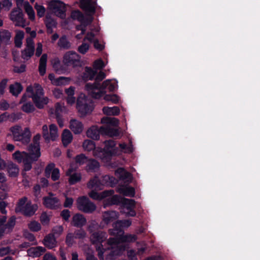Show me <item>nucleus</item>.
<instances>
[{"instance_id":"f257e3e1","label":"nucleus","mask_w":260,"mask_h":260,"mask_svg":"<svg viewBox=\"0 0 260 260\" xmlns=\"http://www.w3.org/2000/svg\"><path fill=\"white\" fill-rule=\"evenodd\" d=\"M106 77V74L103 72H100L94 77V82L93 83H88L85 85V89L89 95L95 99H100L104 96L106 101L114 102V84L111 80H106L102 84L100 83Z\"/></svg>"},{"instance_id":"f03ea898","label":"nucleus","mask_w":260,"mask_h":260,"mask_svg":"<svg viewBox=\"0 0 260 260\" xmlns=\"http://www.w3.org/2000/svg\"><path fill=\"white\" fill-rule=\"evenodd\" d=\"M104 147H96L95 143L90 140H85L83 143V147L85 150L93 151L94 156L101 160L103 162H111L110 161L114 155V140L110 139L104 142Z\"/></svg>"},{"instance_id":"7ed1b4c3","label":"nucleus","mask_w":260,"mask_h":260,"mask_svg":"<svg viewBox=\"0 0 260 260\" xmlns=\"http://www.w3.org/2000/svg\"><path fill=\"white\" fill-rule=\"evenodd\" d=\"M103 126L93 125L87 131L88 138L94 140L100 139V135L114 137V117H104L101 119Z\"/></svg>"},{"instance_id":"20e7f679","label":"nucleus","mask_w":260,"mask_h":260,"mask_svg":"<svg viewBox=\"0 0 260 260\" xmlns=\"http://www.w3.org/2000/svg\"><path fill=\"white\" fill-rule=\"evenodd\" d=\"M131 224L132 222L129 220H119L115 222V246L120 244V246L123 247V243L133 242L136 240L135 235H124L123 229L129 226ZM116 251L115 246V254H119Z\"/></svg>"},{"instance_id":"39448f33","label":"nucleus","mask_w":260,"mask_h":260,"mask_svg":"<svg viewBox=\"0 0 260 260\" xmlns=\"http://www.w3.org/2000/svg\"><path fill=\"white\" fill-rule=\"evenodd\" d=\"M76 109L82 116H86L92 112L93 109V102L85 94L81 93L77 98Z\"/></svg>"},{"instance_id":"423d86ee","label":"nucleus","mask_w":260,"mask_h":260,"mask_svg":"<svg viewBox=\"0 0 260 260\" xmlns=\"http://www.w3.org/2000/svg\"><path fill=\"white\" fill-rule=\"evenodd\" d=\"M120 206L121 212L127 216H135L136 214L134 208L135 202L133 200L128 199L115 196V205Z\"/></svg>"},{"instance_id":"0eeeda50","label":"nucleus","mask_w":260,"mask_h":260,"mask_svg":"<svg viewBox=\"0 0 260 260\" xmlns=\"http://www.w3.org/2000/svg\"><path fill=\"white\" fill-rule=\"evenodd\" d=\"M10 131L14 141L21 142L23 144H27L30 142L31 133L28 127H25L22 132L20 126L15 125L11 127Z\"/></svg>"},{"instance_id":"6e6552de","label":"nucleus","mask_w":260,"mask_h":260,"mask_svg":"<svg viewBox=\"0 0 260 260\" xmlns=\"http://www.w3.org/2000/svg\"><path fill=\"white\" fill-rule=\"evenodd\" d=\"M106 238V233L103 231L93 232L91 234L90 237V240L92 244H99V245L96 247V250L98 252V255L100 259H102V260L104 259L103 254L106 251V249L103 248V245L102 243Z\"/></svg>"},{"instance_id":"1a4fd4ad","label":"nucleus","mask_w":260,"mask_h":260,"mask_svg":"<svg viewBox=\"0 0 260 260\" xmlns=\"http://www.w3.org/2000/svg\"><path fill=\"white\" fill-rule=\"evenodd\" d=\"M76 205L78 209L85 213H92L96 209V205L86 196H81L78 198L76 201Z\"/></svg>"},{"instance_id":"9d476101","label":"nucleus","mask_w":260,"mask_h":260,"mask_svg":"<svg viewBox=\"0 0 260 260\" xmlns=\"http://www.w3.org/2000/svg\"><path fill=\"white\" fill-rule=\"evenodd\" d=\"M63 62L65 66L68 67H76L81 66L80 56L76 52L73 51H68L64 54Z\"/></svg>"},{"instance_id":"9b49d317","label":"nucleus","mask_w":260,"mask_h":260,"mask_svg":"<svg viewBox=\"0 0 260 260\" xmlns=\"http://www.w3.org/2000/svg\"><path fill=\"white\" fill-rule=\"evenodd\" d=\"M48 8L57 16L63 18L66 17V7L64 3L58 0H52L48 4Z\"/></svg>"},{"instance_id":"f8f14e48","label":"nucleus","mask_w":260,"mask_h":260,"mask_svg":"<svg viewBox=\"0 0 260 260\" xmlns=\"http://www.w3.org/2000/svg\"><path fill=\"white\" fill-rule=\"evenodd\" d=\"M121 109L123 112V118L121 121V126L119 125L120 121L119 119L115 118V139H120L126 134L127 126L124 115L126 109L122 106H121Z\"/></svg>"},{"instance_id":"ddd939ff","label":"nucleus","mask_w":260,"mask_h":260,"mask_svg":"<svg viewBox=\"0 0 260 260\" xmlns=\"http://www.w3.org/2000/svg\"><path fill=\"white\" fill-rule=\"evenodd\" d=\"M57 127L54 124H51L49 126V134L48 128L47 125L45 124L42 126V135L45 142L48 143L50 140L55 141L58 137Z\"/></svg>"},{"instance_id":"4468645a","label":"nucleus","mask_w":260,"mask_h":260,"mask_svg":"<svg viewBox=\"0 0 260 260\" xmlns=\"http://www.w3.org/2000/svg\"><path fill=\"white\" fill-rule=\"evenodd\" d=\"M32 153L29 151L28 153L25 151L20 152L16 151L13 154V158L17 160L18 162H32L38 161L37 158L32 155Z\"/></svg>"},{"instance_id":"2eb2a0df","label":"nucleus","mask_w":260,"mask_h":260,"mask_svg":"<svg viewBox=\"0 0 260 260\" xmlns=\"http://www.w3.org/2000/svg\"><path fill=\"white\" fill-rule=\"evenodd\" d=\"M10 18L12 21L16 22V26L24 27L25 20L22 10L20 8L13 9L11 12Z\"/></svg>"},{"instance_id":"dca6fc26","label":"nucleus","mask_w":260,"mask_h":260,"mask_svg":"<svg viewBox=\"0 0 260 260\" xmlns=\"http://www.w3.org/2000/svg\"><path fill=\"white\" fill-rule=\"evenodd\" d=\"M43 205L50 209H57L60 206L59 200L51 192L48 196L43 197Z\"/></svg>"},{"instance_id":"f3484780","label":"nucleus","mask_w":260,"mask_h":260,"mask_svg":"<svg viewBox=\"0 0 260 260\" xmlns=\"http://www.w3.org/2000/svg\"><path fill=\"white\" fill-rule=\"evenodd\" d=\"M41 139V135L37 134L33 138V143L29 145L28 151L32 152V155L38 159L41 156L40 140Z\"/></svg>"},{"instance_id":"a211bd4d","label":"nucleus","mask_w":260,"mask_h":260,"mask_svg":"<svg viewBox=\"0 0 260 260\" xmlns=\"http://www.w3.org/2000/svg\"><path fill=\"white\" fill-rule=\"evenodd\" d=\"M115 176L119 178L118 180L119 184H129L133 179L132 175L122 168L118 169L115 172Z\"/></svg>"},{"instance_id":"6ab92c4d","label":"nucleus","mask_w":260,"mask_h":260,"mask_svg":"<svg viewBox=\"0 0 260 260\" xmlns=\"http://www.w3.org/2000/svg\"><path fill=\"white\" fill-rule=\"evenodd\" d=\"M80 8L86 12L93 14L95 12V2L92 0H80Z\"/></svg>"},{"instance_id":"aec40b11","label":"nucleus","mask_w":260,"mask_h":260,"mask_svg":"<svg viewBox=\"0 0 260 260\" xmlns=\"http://www.w3.org/2000/svg\"><path fill=\"white\" fill-rule=\"evenodd\" d=\"M86 222L87 220L83 215L76 213L73 215L71 223L75 227L81 228L86 224Z\"/></svg>"},{"instance_id":"412c9836","label":"nucleus","mask_w":260,"mask_h":260,"mask_svg":"<svg viewBox=\"0 0 260 260\" xmlns=\"http://www.w3.org/2000/svg\"><path fill=\"white\" fill-rule=\"evenodd\" d=\"M38 209V206L36 204H32L30 201L26 203L24 207L21 210V212L24 216L30 217L35 214Z\"/></svg>"},{"instance_id":"4be33fe9","label":"nucleus","mask_w":260,"mask_h":260,"mask_svg":"<svg viewBox=\"0 0 260 260\" xmlns=\"http://www.w3.org/2000/svg\"><path fill=\"white\" fill-rule=\"evenodd\" d=\"M6 164H0V170L4 169L7 167L9 176L11 177H16L19 173V168L16 164H8L7 166Z\"/></svg>"},{"instance_id":"5701e85b","label":"nucleus","mask_w":260,"mask_h":260,"mask_svg":"<svg viewBox=\"0 0 260 260\" xmlns=\"http://www.w3.org/2000/svg\"><path fill=\"white\" fill-rule=\"evenodd\" d=\"M54 168V164H49L45 169L46 175H50L51 173V179L53 181H56L60 177L59 171L57 168Z\"/></svg>"},{"instance_id":"b1692460","label":"nucleus","mask_w":260,"mask_h":260,"mask_svg":"<svg viewBox=\"0 0 260 260\" xmlns=\"http://www.w3.org/2000/svg\"><path fill=\"white\" fill-rule=\"evenodd\" d=\"M87 187L92 190H101L103 189V184L96 176L90 179L87 183Z\"/></svg>"},{"instance_id":"393cba45","label":"nucleus","mask_w":260,"mask_h":260,"mask_svg":"<svg viewBox=\"0 0 260 260\" xmlns=\"http://www.w3.org/2000/svg\"><path fill=\"white\" fill-rule=\"evenodd\" d=\"M97 191L98 190H92L88 193L89 197L93 200L101 201L110 196L111 193V191H110L104 190L99 193L97 192Z\"/></svg>"},{"instance_id":"a878e982","label":"nucleus","mask_w":260,"mask_h":260,"mask_svg":"<svg viewBox=\"0 0 260 260\" xmlns=\"http://www.w3.org/2000/svg\"><path fill=\"white\" fill-rule=\"evenodd\" d=\"M11 34L6 29H2L0 30V48L2 44L8 45L11 43Z\"/></svg>"},{"instance_id":"bb28decb","label":"nucleus","mask_w":260,"mask_h":260,"mask_svg":"<svg viewBox=\"0 0 260 260\" xmlns=\"http://www.w3.org/2000/svg\"><path fill=\"white\" fill-rule=\"evenodd\" d=\"M70 128L75 134H79L83 131V124L76 119H71L70 122Z\"/></svg>"},{"instance_id":"cd10ccee","label":"nucleus","mask_w":260,"mask_h":260,"mask_svg":"<svg viewBox=\"0 0 260 260\" xmlns=\"http://www.w3.org/2000/svg\"><path fill=\"white\" fill-rule=\"evenodd\" d=\"M44 245L49 249H52L56 246V240L54 235L49 234L46 236L43 240Z\"/></svg>"},{"instance_id":"c85d7f7f","label":"nucleus","mask_w":260,"mask_h":260,"mask_svg":"<svg viewBox=\"0 0 260 260\" xmlns=\"http://www.w3.org/2000/svg\"><path fill=\"white\" fill-rule=\"evenodd\" d=\"M72 172L73 170L72 169H69L66 172V175L69 176L68 181L70 185L75 184L81 180V175L80 173H74L72 174Z\"/></svg>"},{"instance_id":"c756f323","label":"nucleus","mask_w":260,"mask_h":260,"mask_svg":"<svg viewBox=\"0 0 260 260\" xmlns=\"http://www.w3.org/2000/svg\"><path fill=\"white\" fill-rule=\"evenodd\" d=\"M117 191L124 196L133 197L135 194L134 188L127 185H121L117 188Z\"/></svg>"},{"instance_id":"7c9ffc66","label":"nucleus","mask_w":260,"mask_h":260,"mask_svg":"<svg viewBox=\"0 0 260 260\" xmlns=\"http://www.w3.org/2000/svg\"><path fill=\"white\" fill-rule=\"evenodd\" d=\"M97 74V71L92 69L89 67H86L84 72L82 76V79L85 81L88 80H92L94 79L95 75Z\"/></svg>"},{"instance_id":"2f4dec72","label":"nucleus","mask_w":260,"mask_h":260,"mask_svg":"<svg viewBox=\"0 0 260 260\" xmlns=\"http://www.w3.org/2000/svg\"><path fill=\"white\" fill-rule=\"evenodd\" d=\"M75 88L74 86H70L65 89V93L67 95L66 101L68 104L72 105L76 103V98L74 96Z\"/></svg>"},{"instance_id":"473e14b6","label":"nucleus","mask_w":260,"mask_h":260,"mask_svg":"<svg viewBox=\"0 0 260 260\" xmlns=\"http://www.w3.org/2000/svg\"><path fill=\"white\" fill-rule=\"evenodd\" d=\"M45 251L46 249L41 246L31 247L27 251L28 255L31 257H39Z\"/></svg>"},{"instance_id":"72a5a7b5","label":"nucleus","mask_w":260,"mask_h":260,"mask_svg":"<svg viewBox=\"0 0 260 260\" xmlns=\"http://www.w3.org/2000/svg\"><path fill=\"white\" fill-rule=\"evenodd\" d=\"M32 99L35 106L39 109L44 108L45 105L48 104L49 100L47 97H44L43 96L32 97Z\"/></svg>"},{"instance_id":"f704fd0d","label":"nucleus","mask_w":260,"mask_h":260,"mask_svg":"<svg viewBox=\"0 0 260 260\" xmlns=\"http://www.w3.org/2000/svg\"><path fill=\"white\" fill-rule=\"evenodd\" d=\"M73 140V135L68 129H64L61 135V141L63 145L67 147L71 143Z\"/></svg>"},{"instance_id":"c9c22d12","label":"nucleus","mask_w":260,"mask_h":260,"mask_svg":"<svg viewBox=\"0 0 260 260\" xmlns=\"http://www.w3.org/2000/svg\"><path fill=\"white\" fill-rule=\"evenodd\" d=\"M47 60V54H43L40 58L39 65V72L41 76H43L46 73Z\"/></svg>"},{"instance_id":"e433bc0d","label":"nucleus","mask_w":260,"mask_h":260,"mask_svg":"<svg viewBox=\"0 0 260 260\" xmlns=\"http://www.w3.org/2000/svg\"><path fill=\"white\" fill-rule=\"evenodd\" d=\"M23 86L19 82H15L9 86L10 92L14 96H17L22 91Z\"/></svg>"},{"instance_id":"4c0bfd02","label":"nucleus","mask_w":260,"mask_h":260,"mask_svg":"<svg viewBox=\"0 0 260 260\" xmlns=\"http://www.w3.org/2000/svg\"><path fill=\"white\" fill-rule=\"evenodd\" d=\"M58 46L60 49H69L71 47V44L69 41L66 35L62 36L59 39L57 43Z\"/></svg>"},{"instance_id":"58836bf2","label":"nucleus","mask_w":260,"mask_h":260,"mask_svg":"<svg viewBox=\"0 0 260 260\" xmlns=\"http://www.w3.org/2000/svg\"><path fill=\"white\" fill-rule=\"evenodd\" d=\"M119 146L120 150L124 153H131L133 152L134 149L131 139H129L128 145L125 143H120Z\"/></svg>"},{"instance_id":"ea45409f","label":"nucleus","mask_w":260,"mask_h":260,"mask_svg":"<svg viewBox=\"0 0 260 260\" xmlns=\"http://www.w3.org/2000/svg\"><path fill=\"white\" fill-rule=\"evenodd\" d=\"M16 217L15 216H11L8 220L6 224L4 225L3 228L6 232L9 233L13 231V229L16 224Z\"/></svg>"},{"instance_id":"a19ab883","label":"nucleus","mask_w":260,"mask_h":260,"mask_svg":"<svg viewBox=\"0 0 260 260\" xmlns=\"http://www.w3.org/2000/svg\"><path fill=\"white\" fill-rule=\"evenodd\" d=\"M102 219L103 222L108 224L114 220V212L112 211H105L103 213Z\"/></svg>"},{"instance_id":"79ce46f5","label":"nucleus","mask_w":260,"mask_h":260,"mask_svg":"<svg viewBox=\"0 0 260 260\" xmlns=\"http://www.w3.org/2000/svg\"><path fill=\"white\" fill-rule=\"evenodd\" d=\"M24 33L22 30H18L16 32L14 38L15 45L17 48H20L22 44V40L24 38Z\"/></svg>"},{"instance_id":"37998d69","label":"nucleus","mask_w":260,"mask_h":260,"mask_svg":"<svg viewBox=\"0 0 260 260\" xmlns=\"http://www.w3.org/2000/svg\"><path fill=\"white\" fill-rule=\"evenodd\" d=\"M52 64L53 68L56 72H62L64 70V67L58 57H55L52 60Z\"/></svg>"},{"instance_id":"c03bdc74","label":"nucleus","mask_w":260,"mask_h":260,"mask_svg":"<svg viewBox=\"0 0 260 260\" xmlns=\"http://www.w3.org/2000/svg\"><path fill=\"white\" fill-rule=\"evenodd\" d=\"M35 49L26 47L21 51V57L24 60H28L34 54Z\"/></svg>"},{"instance_id":"a18cd8bd","label":"nucleus","mask_w":260,"mask_h":260,"mask_svg":"<svg viewBox=\"0 0 260 260\" xmlns=\"http://www.w3.org/2000/svg\"><path fill=\"white\" fill-rule=\"evenodd\" d=\"M28 228L33 232H37L41 230V224L36 220L30 221L27 224Z\"/></svg>"},{"instance_id":"49530a36","label":"nucleus","mask_w":260,"mask_h":260,"mask_svg":"<svg viewBox=\"0 0 260 260\" xmlns=\"http://www.w3.org/2000/svg\"><path fill=\"white\" fill-rule=\"evenodd\" d=\"M111 193L110 196L107 198L104 199L103 201V207L106 208L108 206L114 205V191L113 190H110Z\"/></svg>"},{"instance_id":"de8ad7c7","label":"nucleus","mask_w":260,"mask_h":260,"mask_svg":"<svg viewBox=\"0 0 260 260\" xmlns=\"http://www.w3.org/2000/svg\"><path fill=\"white\" fill-rule=\"evenodd\" d=\"M34 88L35 91L33 95H32L31 96V98L36 96L40 97L44 96V90L41 85H40L38 83H35L34 84Z\"/></svg>"},{"instance_id":"09e8293b","label":"nucleus","mask_w":260,"mask_h":260,"mask_svg":"<svg viewBox=\"0 0 260 260\" xmlns=\"http://www.w3.org/2000/svg\"><path fill=\"white\" fill-rule=\"evenodd\" d=\"M27 198L26 197H23L22 198L18 200L16 204V207L15 208V211L16 212H18L21 211V210L24 207L26 203L27 202Z\"/></svg>"},{"instance_id":"8fccbe9b","label":"nucleus","mask_w":260,"mask_h":260,"mask_svg":"<svg viewBox=\"0 0 260 260\" xmlns=\"http://www.w3.org/2000/svg\"><path fill=\"white\" fill-rule=\"evenodd\" d=\"M25 10L28 16L29 19L31 20H34L35 18V11H34L32 6H30L28 3H27L25 5Z\"/></svg>"},{"instance_id":"3c124183","label":"nucleus","mask_w":260,"mask_h":260,"mask_svg":"<svg viewBox=\"0 0 260 260\" xmlns=\"http://www.w3.org/2000/svg\"><path fill=\"white\" fill-rule=\"evenodd\" d=\"M99 228V223L95 220H91L87 227L88 231L90 233L92 234L96 232L95 230H98Z\"/></svg>"},{"instance_id":"603ef678","label":"nucleus","mask_w":260,"mask_h":260,"mask_svg":"<svg viewBox=\"0 0 260 260\" xmlns=\"http://www.w3.org/2000/svg\"><path fill=\"white\" fill-rule=\"evenodd\" d=\"M21 109L23 111L29 113L32 112L35 110V107L31 103H26L23 105Z\"/></svg>"},{"instance_id":"864d4df0","label":"nucleus","mask_w":260,"mask_h":260,"mask_svg":"<svg viewBox=\"0 0 260 260\" xmlns=\"http://www.w3.org/2000/svg\"><path fill=\"white\" fill-rule=\"evenodd\" d=\"M71 17L73 19H77L78 21H82L84 16L82 13L79 10H75L72 12Z\"/></svg>"},{"instance_id":"5fc2aeb1","label":"nucleus","mask_w":260,"mask_h":260,"mask_svg":"<svg viewBox=\"0 0 260 260\" xmlns=\"http://www.w3.org/2000/svg\"><path fill=\"white\" fill-rule=\"evenodd\" d=\"M73 235L75 236V239H83L86 237V233L85 231L81 229L77 230L74 232Z\"/></svg>"},{"instance_id":"6e6d98bb","label":"nucleus","mask_w":260,"mask_h":260,"mask_svg":"<svg viewBox=\"0 0 260 260\" xmlns=\"http://www.w3.org/2000/svg\"><path fill=\"white\" fill-rule=\"evenodd\" d=\"M107 244L109 247H108V248H106L105 249H106V251L107 250H111L109 254V256H112L114 255V251L113 250V248H114V238H110L107 242Z\"/></svg>"},{"instance_id":"4d7b16f0","label":"nucleus","mask_w":260,"mask_h":260,"mask_svg":"<svg viewBox=\"0 0 260 260\" xmlns=\"http://www.w3.org/2000/svg\"><path fill=\"white\" fill-rule=\"evenodd\" d=\"M69 80L66 77H59L55 79V81H54L53 85L55 86L64 85Z\"/></svg>"},{"instance_id":"13d9d810","label":"nucleus","mask_w":260,"mask_h":260,"mask_svg":"<svg viewBox=\"0 0 260 260\" xmlns=\"http://www.w3.org/2000/svg\"><path fill=\"white\" fill-rule=\"evenodd\" d=\"M75 236L73 233H69L66 238V243L69 247H71L74 243Z\"/></svg>"},{"instance_id":"bf43d9fd","label":"nucleus","mask_w":260,"mask_h":260,"mask_svg":"<svg viewBox=\"0 0 260 260\" xmlns=\"http://www.w3.org/2000/svg\"><path fill=\"white\" fill-rule=\"evenodd\" d=\"M35 8L37 12V15L39 17L41 18L44 16L45 13V8L42 5H36Z\"/></svg>"},{"instance_id":"052dcab7","label":"nucleus","mask_w":260,"mask_h":260,"mask_svg":"<svg viewBox=\"0 0 260 260\" xmlns=\"http://www.w3.org/2000/svg\"><path fill=\"white\" fill-rule=\"evenodd\" d=\"M75 162H87V157L84 154L80 153L75 157Z\"/></svg>"},{"instance_id":"680f3d73","label":"nucleus","mask_w":260,"mask_h":260,"mask_svg":"<svg viewBox=\"0 0 260 260\" xmlns=\"http://www.w3.org/2000/svg\"><path fill=\"white\" fill-rule=\"evenodd\" d=\"M8 80L6 78L3 79L0 82V96L5 93Z\"/></svg>"},{"instance_id":"e2e57ef3","label":"nucleus","mask_w":260,"mask_h":260,"mask_svg":"<svg viewBox=\"0 0 260 260\" xmlns=\"http://www.w3.org/2000/svg\"><path fill=\"white\" fill-rule=\"evenodd\" d=\"M93 66L94 69H95L94 70L96 71V70H101L103 69L105 65L104 61L102 59H100L96 60L94 62Z\"/></svg>"},{"instance_id":"0e129e2a","label":"nucleus","mask_w":260,"mask_h":260,"mask_svg":"<svg viewBox=\"0 0 260 260\" xmlns=\"http://www.w3.org/2000/svg\"><path fill=\"white\" fill-rule=\"evenodd\" d=\"M86 260H98L97 258L94 255L93 251L88 248L85 252Z\"/></svg>"},{"instance_id":"69168bd1","label":"nucleus","mask_w":260,"mask_h":260,"mask_svg":"<svg viewBox=\"0 0 260 260\" xmlns=\"http://www.w3.org/2000/svg\"><path fill=\"white\" fill-rule=\"evenodd\" d=\"M88 172H96L100 168V164H88L86 167Z\"/></svg>"},{"instance_id":"338daca9","label":"nucleus","mask_w":260,"mask_h":260,"mask_svg":"<svg viewBox=\"0 0 260 260\" xmlns=\"http://www.w3.org/2000/svg\"><path fill=\"white\" fill-rule=\"evenodd\" d=\"M26 71V65L21 64L19 67L14 66L13 72L16 73L21 74L24 73Z\"/></svg>"},{"instance_id":"774afa93","label":"nucleus","mask_w":260,"mask_h":260,"mask_svg":"<svg viewBox=\"0 0 260 260\" xmlns=\"http://www.w3.org/2000/svg\"><path fill=\"white\" fill-rule=\"evenodd\" d=\"M89 49V45L87 43H82L78 47V51L82 54H85Z\"/></svg>"}]
</instances>
